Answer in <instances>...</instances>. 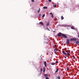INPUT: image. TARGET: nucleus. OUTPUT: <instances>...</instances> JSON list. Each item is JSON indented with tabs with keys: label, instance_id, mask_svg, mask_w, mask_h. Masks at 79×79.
I'll return each mask as SVG.
<instances>
[{
	"label": "nucleus",
	"instance_id": "f03ea898",
	"mask_svg": "<svg viewBox=\"0 0 79 79\" xmlns=\"http://www.w3.org/2000/svg\"><path fill=\"white\" fill-rule=\"evenodd\" d=\"M62 36L64 37V38H65V39H66L67 38V36L66 35H65L64 34H62Z\"/></svg>",
	"mask_w": 79,
	"mask_h": 79
},
{
	"label": "nucleus",
	"instance_id": "2eb2a0df",
	"mask_svg": "<svg viewBox=\"0 0 79 79\" xmlns=\"http://www.w3.org/2000/svg\"><path fill=\"white\" fill-rule=\"evenodd\" d=\"M44 9H47L48 8V7H43Z\"/></svg>",
	"mask_w": 79,
	"mask_h": 79
},
{
	"label": "nucleus",
	"instance_id": "f8f14e48",
	"mask_svg": "<svg viewBox=\"0 0 79 79\" xmlns=\"http://www.w3.org/2000/svg\"><path fill=\"white\" fill-rule=\"evenodd\" d=\"M40 8H39L38 10V13H39V12H40Z\"/></svg>",
	"mask_w": 79,
	"mask_h": 79
},
{
	"label": "nucleus",
	"instance_id": "4468645a",
	"mask_svg": "<svg viewBox=\"0 0 79 79\" xmlns=\"http://www.w3.org/2000/svg\"><path fill=\"white\" fill-rule=\"evenodd\" d=\"M44 76L45 77H47V76H48V74H45L44 75Z\"/></svg>",
	"mask_w": 79,
	"mask_h": 79
},
{
	"label": "nucleus",
	"instance_id": "423d86ee",
	"mask_svg": "<svg viewBox=\"0 0 79 79\" xmlns=\"http://www.w3.org/2000/svg\"><path fill=\"white\" fill-rule=\"evenodd\" d=\"M44 64L45 65V67H47V64H46V61H44Z\"/></svg>",
	"mask_w": 79,
	"mask_h": 79
},
{
	"label": "nucleus",
	"instance_id": "58836bf2",
	"mask_svg": "<svg viewBox=\"0 0 79 79\" xmlns=\"http://www.w3.org/2000/svg\"><path fill=\"white\" fill-rule=\"evenodd\" d=\"M56 48H56L55 49V50H56Z\"/></svg>",
	"mask_w": 79,
	"mask_h": 79
},
{
	"label": "nucleus",
	"instance_id": "dca6fc26",
	"mask_svg": "<svg viewBox=\"0 0 79 79\" xmlns=\"http://www.w3.org/2000/svg\"><path fill=\"white\" fill-rule=\"evenodd\" d=\"M56 79H60V76H59L58 77H57Z\"/></svg>",
	"mask_w": 79,
	"mask_h": 79
},
{
	"label": "nucleus",
	"instance_id": "c756f323",
	"mask_svg": "<svg viewBox=\"0 0 79 79\" xmlns=\"http://www.w3.org/2000/svg\"><path fill=\"white\" fill-rule=\"evenodd\" d=\"M31 2H34V0H32Z\"/></svg>",
	"mask_w": 79,
	"mask_h": 79
},
{
	"label": "nucleus",
	"instance_id": "20e7f679",
	"mask_svg": "<svg viewBox=\"0 0 79 79\" xmlns=\"http://www.w3.org/2000/svg\"><path fill=\"white\" fill-rule=\"evenodd\" d=\"M66 41H67L66 44H69L70 43L69 41V39H67Z\"/></svg>",
	"mask_w": 79,
	"mask_h": 79
},
{
	"label": "nucleus",
	"instance_id": "2f4dec72",
	"mask_svg": "<svg viewBox=\"0 0 79 79\" xmlns=\"http://www.w3.org/2000/svg\"><path fill=\"white\" fill-rule=\"evenodd\" d=\"M47 29H48V31H50L49 30V29L48 28H47Z\"/></svg>",
	"mask_w": 79,
	"mask_h": 79
},
{
	"label": "nucleus",
	"instance_id": "79ce46f5",
	"mask_svg": "<svg viewBox=\"0 0 79 79\" xmlns=\"http://www.w3.org/2000/svg\"><path fill=\"white\" fill-rule=\"evenodd\" d=\"M56 51H58L56 49Z\"/></svg>",
	"mask_w": 79,
	"mask_h": 79
},
{
	"label": "nucleus",
	"instance_id": "39448f33",
	"mask_svg": "<svg viewBox=\"0 0 79 79\" xmlns=\"http://www.w3.org/2000/svg\"><path fill=\"white\" fill-rule=\"evenodd\" d=\"M65 52L66 53H70V50H68L65 51Z\"/></svg>",
	"mask_w": 79,
	"mask_h": 79
},
{
	"label": "nucleus",
	"instance_id": "6ab92c4d",
	"mask_svg": "<svg viewBox=\"0 0 79 79\" xmlns=\"http://www.w3.org/2000/svg\"><path fill=\"white\" fill-rule=\"evenodd\" d=\"M51 64L52 65H55V63H51Z\"/></svg>",
	"mask_w": 79,
	"mask_h": 79
},
{
	"label": "nucleus",
	"instance_id": "4be33fe9",
	"mask_svg": "<svg viewBox=\"0 0 79 79\" xmlns=\"http://www.w3.org/2000/svg\"><path fill=\"white\" fill-rule=\"evenodd\" d=\"M67 70L68 71V70H69V67H67Z\"/></svg>",
	"mask_w": 79,
	"mask_h": 79
},
{
	"label": "nucleus",
	"instance_id": "f257e3e1",
	"mask_svg": "<svg viewBox=\"0 0 79 79\" xmlns=\"http://www.w3.org/2000/svg\"><path fill=\"white\" fill-rule=\"evenodd\" d=\"M71 41H76V39L75 38H73L70 39Z\"/></svg>",
	"mask_w": 79,
	"mask_h": 79
},
{
	"label": "nucleus",
	"instance_id": "b1692460",
	"mask_svg": "<svg viewBox=\"0 0 79 79\" xmlns=\"http://www.w3.org/2000/svg\"><path fill=\"white\" fill-rule=\"evenodd\" d=\"M67 50V48H64V50L66 51H67V50Z\"/></svg>",
	"mask_w": 79,
	"mask_h": 79
},
{
	"label": "nucleus",
	"instance_id": "e433bc0d",
	"mask_svg": "<svg viewBox=\"0 0 79 79\" xmlns=\"http://www.w3.org/2000/svg\"><path fill=\"white\" fill-rule=\"evenodd\" d=\"M69 56H70L67 55V57H69Z\"/></svg>",
	"mask_w": 79,
	"mask_h": 79
},
{
	"label": "nucleus",
	"instance_id": "a19ab883",
	"mask_svg": "<svg viewBox=\"0 0 79 79\" xmlns=\"http://www.w3.org/2000/svg\"><path fill=\"white\" fill-rule=\"evenodd\" d=\"M55 32V31H53V32Z\"/></svg>",
	"mask_w": 79,
	"mask_h": 79
},
{
	"label": "nucleus",
	"instance_id": "9d476101",
	"mask_svg": "<svg viewBox=\"0 0 79 79\" xmlns=\"http://www.w3.org/2000/svg\"><path fill=\"white\" fill-rule=\"evenodd\" d=\"M61 20H63V19H64V17L63 16H62L61 17Z\"/></svg>",
	"mask_w": 79,
	"mask_h": 79
},
{
	"label": "nucleus",
	"instance_id": "ddd939ff",
	"mask_svg": "<svg viewBox=\"0 0 79 79\" xmlns=\"http://www.w3.org/2000/svg\"><path fill=\"white\" fill-rule=\"evenodd\" d=\"M76 43L78 45H79V41H76Z\"/></svg>",
	"mask_w": 79,
	"mask_h": 79
},
{
	"label": "nucleus",
	"instance_id": "aec40b11",
	"mask_svg": "<svg viewBox=\"0 0 79 79\" xmlns=\"http://www.w3.org/2000/svg\"><path fill=\"white\" fill-rule=\"evenodd\" d=\"M45 68H44V71H43L44 73V72H45Z\"/></svg>",
	"mask_w": 79,
	"mask_h": 79
},
{
	"label": "nucleus",
	"instance_id": "c85d7f7f",
	"mask_svg": "<svg viewBox=\"0 0 79 79\" xmlns=\"http://www.w3.org/2000/svg\"><path fill=\"white\" fill-rule=\"evenodd\" d=\"M42 22H41L39 23V24H42Z\"/></svg>",
	"mask_w": 79,
	"mask_h": 79
},
{
	"label": "nucleus",
	"instance_id": "7ed1b4c3",
	"mask_svg": "<svg viewBox=\"0 0 79 79\" xmlns=\"http://www.w3.org/2000/svg\"><path fill=\"white\" fill-rule=\"evenodd\" d=\"M61 35H62V33H59L58 34V37H61Z\"/></svg>",
	"mask_w": 79,
	"mask_h": 79
},
{
	"label": "nucleus",
	"instance_id": "7c9ffc66",
	"mask_svg": "<svg viewBox=\"0 0 79 79\" xmlns=\"http://www.w3.org/2000/svg\"><path fill=\"white\" fill-rule=\"evenodd\" d=\"M56 63H58V61H56Z\"/></svg>",
	"mask_w": 79,
	"mask_h": 79
},
{
	"label": "nucleus",
	"instance_id": "9b49d317",
	"mask_svg": "<svg viewBox=\"0 0 79 79\" xmlns=\"http://www.w3.org/2000/svg\"><path fill=\"white\" fill-rule=\"evenodd\" d=\"M66 54L67 55H69V56H70V53H69V52H67Z\"/></svg>",
	"mask_w": 79,
	"mask_h": 79
},
{
	"label": "nucleus",
	"instance_id": "5701e85b",
	"mask_svg": "<svg viewBox=\"0 0 79 79\" xmlns=\"http://www.w3.org/2000/svg\"><path fill=\"white\" fill-rule=\"evenodd\" d=\"M46 79H49V78L48 77H47L46 78Z\"/></svg>",
	"mask_w": 79,
	"mask_h": 79
},
{
	"label": "nucleus",
	"instance_id": "4c0bfd02",
	"mask_svg": "<svg viewBox=\"0 0 79 79\" xmlns=\"http://www.w3.org/2000/svg\"><path fill=\"white\" fill-rule=\"evenodd\" d=\"M64 57H65V58H66V56H64Z\"/></svg>",
	"mask_w": 79,
	"mask_h": 79
},
{
	"label": "nucleus",
	"instance_id": "c9c22d12",
	"mask_svg": "<svg viewBox=\"0 0 79 79\" xmlns=\"http://www.w3.org/2000/svg\"><path fill=\"white\" fill-rule=\"evenodd\" d=\"M55 47H56V45H55Z\"/></svg>",
	"mask_w": 79,
	"mask_h": 79
},
{
	"label": "nucleus",
	"instance_id": "473e14b6",
	"mask_svg": "<svg viewBox=\"0 0 79 79\" xmlns=\"http://www.w3.org/2000/svg\"><path fill=\"white\" fill-rule=\"evenodd\" d=\"M40 70H41V72L43 71L42 69H40Z\"/></svg>",
	"mask_w": 79,
	"mask_h": 79
},
{
	"label": "nucleus",
	"instance_id": "0eeeda50",
	"mask_svg": "<svg viewBox=\"0 0 79 79\" xmlns=\"http://www.w3.org/2000/svg\"><path fill=\"white\" fill-rule=\"evenodd\" d=\"M62 53H63V54H64V55H67V54H66V53L65 52H64V51H63L62 52Z\"/></svg>",
	"mask_w": 79,
	"mask_h": 79
},
{
	"label": "nucleus",
	"instance_id": "ea45409f",
	"mask_svg": "<svg viewBox=\"0 0 79 79\" xmlns=\"http://www.w3.org/2000/svg\"><path fill=\"white\" fill-rule=\"evenodd\" d=\"M55 51H56V50H55V49L54 50V51L55 52Z\"/></svg>",
	"mask_w": 79,
	"mask_h": 79
},
{
	"label": "nucleus",
	"instance_id": "1a4fd4ad",
	"mask_svg": "<svg viewBox=\"0 0 79 79\" xmlns=\"http://www.w3.org/2000/svg\"><path fill=\"white\" fill-rule=\"evenodd\" d=\"M58 71V69H56V70L55 71V74H56V73H57Z\"/></svg>",
	"mask_w": 79,
	"mask_h": 79
},
{
	"label": "nucleus",
	"instance_id": "393cba45",
	"mask_svg": "<svg viewBox=\"0 0 79 79\" xmlns=\"http://www.w3.org/2000/svg\"><path fill=\"white\" fill-rule=\"evenodd\" d=\"M52 18H53V15H52Z\"/></svg>",
	"mask_w": 79,
	"mask_h": 79
},
{
	"label": "nucleus",
	"instance_id": "f3484780",
	"mask_svg": "<svg viewBox=\"0 0 79 79\" xmlns=\"http://www.w3.org/2000/svg\"><path fill=\"white\" fill-rule=\"evenodd\" d=\"M71 29H74V27L73 26L71 27Z\"/></svg>",
	"mask_w": 79,
	"mask_h": 79
},
{
	"label": "nucleus",
	"instance_id": "412c9836",
	"mask_svg": "<svg viewBox=\"0 0 79 79\" xmlns=\"http://www.w3.org/2000/svg\"><path fill=\"white\" fill-rule=\"evenodd\" d=\"M44 17H45V14H44L43 15V16H42V17H43V18H44Z\"/></svg>",
	"mask_w": 79,
	"mask_h": 79
},
{
	"label": "nucleus",
	"instance_id": "f704fd0d",
	"mask_svg": "<svg viewBox=\"0 0 79 79\" xmlns=\"http://www.w3.org/2000/svg\"><path fill=\"white\" fill-rule=\"evenodd\" d=\"M54 53H55V54L56 55V52L55 51H54Z\"/></svg>",
	"mask_w": 79,
	"mask_h": 79
},
{
	"label": "nucleus",
	"instance_id": "cd10ccee",
	"mask_svg": "<svg viewBox=\"0 0 79 79\" xmlns=\"http://www.w3.org/2000/svg\"><path fill=\"white\" fill-rule=\"evenodd\" d=\"M50 15H53V14H52V13L51 12V13H50Z\"/></svg>",
	"mask_w": 79,
	"mask_h": 79
},
{
	"label": "nucleus",
	"instance_id": "a878e982",
	"mask_svg": "<svg viewBox=\"0 0 79 79\" xmlns=\"http://www.w3.org/2000/svg\"><path fill=\"white\" fill-rule=\"evenodd\" d=\"M48 1L49 2H52V0H48Z\"/></svg>",
	"mask_w": 79,
	"mask_h": 79
},
{
	"label": "nucleus",
	"instance_id": "72a5a7b5",
	"mask_svg": "<svg viewBox=\"0 0 79 79\" xmlns=\"http://www.w3.org/2000/svg\"><path fill=\"white\" fill-rule=\"evenodd\" d=\"M42 25H43V26H44V23H42Z\"/></svg>",
	"mask_w": 79,
	"mask_h": 79
},
{
	"label": "nucleus",
	"instance_id": "37998d69",
	"mask_svg": "<svg viewBox=\"0 0 79 79\" xmlns=\"http://www.w3.org/2000/svg\"><path fill=\"white\" fill-rule=\"evenodd\" d=\"M78 37H79V35H78Z\"/></svg>",
	"mask_w": 79,
	"mask_h": 79
},
{
	"label": "nucleus",
	"instance_id": "a211bd4d",
	"mask_svg": "<svg viewBox=\"0 0 79 79\" xmlns=\"http://www.w3.org/2000/svg\"><path fill=\"white\" fill-rule=\"evenodd\" d=\"M53 7H55V8H56V5H53Z\"/></svg>",
	"mask_w": 79,
	"mask_h": 79
},
{
	"label": "nucleus",
	"instance_id": "c03bdc74",
	"mask_svg": "<svg viewBox=\"0 0 79 79\" xmlns=\"http://www.w3.org/2000/svg\"><path fill=\"white\" fill-rule=\"evenodd\" d=\"M46 44H48V43L47 42L46 43Z\"/></svg>",
	"mask_w": 79,
	"mask_h": 79
},
{
	"label": "nucleus",
	"instance_id": "6e6552de",
	"mask_svg": "<svg viewBox=\"0 0 79 79\" xmlns=\"http://www.w3.org/2000/svg\"><path fill=\"white\" fill-rule=\"evenodd\" d=\"M50 25V22H48V23H47V26H48Z\"/></svg>",
	"mask_w": 79,
	"mask_h": 79
},
{
	"label": "nucleus",
	"instance_id": "bb28decb",
	"mask_svg": "<svg viewBox=\"0 0 79 79\" xmlns=\"http://www.w3.org/2000/svg\"><path fill=\"white\" fill-rule=\"evenodd\" d=\"M73 59H74V58H75V56H73Z\"/></svg>",
	"mask_w": 79,
	"mask_h": 79
}]
</instances>
